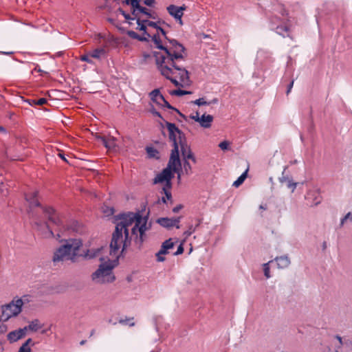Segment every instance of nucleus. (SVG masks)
Returning <instances> with one entry per match:
<instances>
[{
    "label": "nucleus",
    "mask_w": 352,
    "mask_h": 352,
    "mask_svg": "<svg viewBox=\"0 0 352 352\" xmlns=\"http://www.w3.org/2000/svg\"><path fill=\"white\" fill-rule=\"evenodd\" d=\"M58 155L63 160L67 161L65 156L63 154L59 153Z\"/></svg>",
    "instance_id": "55"
},
{
    "label": "nucleus",
    "mask_w": 352,
    "mask_h": 352,
    "mask_svg": "<svg viewBox=\"0 0 352 352\" xmlns=\"http://www.w3.org/2000/svg\"><path fill=\"white\" fill-rule=\"evenodd\" d=\"M180 217L177 218H167L163 217L157 219V223L162 227L170 228L176 227L179 228Z\"/></svg>",
    "instance_id": "13"
},
{
    "label": "nucleus",
    "mask_w": 352,
    "mask_h": 352,
    "mask_svg": "<svg viewBox=\"0 0 352 352\" xmlns=\"http://www.w3.org/2000/svg\"><path fill=\"white\" fill-rule=\"evenodd\" d=\"M151 151H153L152 148H147V151H148V153H150Z\"/></svg>",
    "instance_id": "59"
},
{
    "label": "nucleus",
    "mask_w": 352,
    "mask_h": 352,
    "mask_svg": "<svg viewBox=\"0 0 352 352\" xmlns=\"http://www.w3.org/2000/svg\"><path fill=\"white\" fill-rule=\"evenodd\" d=\"M170 94L172 96H182L190 94H191V92L189 91H185V90H182V89H175V90L171 91L170 92Z\"/></svg>",
    "instance_id": "26"
},
{
    "label": "nucleus",
    "mask_w": 352,
    "mask_h": 352,
    "mask_svg": "<svg viewBox=\"0 0 352 352\" xmlns=\"http://www.w3.org/2000/svg\"><path fill=\"white\" fill-rule=\"evenodd\" d=\"M0 131L5 132L6 130L3 126H0Z\"/></svg>",
    "instance_id": "56"
},
{
    "label": "nucleus",
    "mask_w": 352,
    "mask_h": 352,
    "mask_svg": "<svg viewBox=\"0 0 352 352\" xmlns=\"http://www.w3.org/2000/svg\"><path fill=\"white\" fill-rule=\"evenodd\" d=\"M184 170L187 175H190L192 173V166L187 160L184 161Z\"/></svg>",
    "instance_id": "27"
},
{
    "label": "nucleus",
    "mask_w": 352,
    "mask_h": 352,
    "mask_svg": "<svg viewBox=\"0 0 352 352\" xmlns=\"http://www.w3.org/2000/svg\"><path fill=\"white\" fill-rule=\"evenodd\" d=\"M103 250V248H98L95 250H88L87 254H85V256L89 258H95V257H97L99 256L100 252H102Z\"/></svg>",
    "instance_id": "25"
},
{
    "label": "nucleus",
    "mask_w": 352,
    "mask_h": 352,
    "mask_svg": "<svg viewBox=\"0 0 352 352\" xmlns=\"http://www.w3.org/2000/svg\"><path fill=\"white\" fill-rule=\"evenodd\" d=\"M94 333H95V330H94V329H93V330L91 331V336H93V335L94 334Z\"/></svg>",
    "instance_id": "58"
},
{
    "label": "nucleus",
    "mask_w": 352,
    "mask_h": 352,
    "mask_svg": "<svg viewBox=\"0 0 352 352\" xmlns=\"http://www.w3.org/2000/svg\"><path fill=\"white\" fill-rule=\"evenodd\" d=\"M82 245V242L79 239L65 240V243L54 251L52 261L54 263H62L66 261L75 262Z\"/></svg>",
    "instance_id": "3"
},
{
    "label": "nucleus",
    "mask_w": 352,
    "mask_h": 352,
    "mask_svg": "<svg viewBox=\"0 0 352 352\" xmlns=\"http://www.w3.org/2000/svg\"><path fill=\"white\" fill-rule=\"evenodd\" d=\"M168 133L169 139L173 142L174 148H179V145L186 142L184 134L176 126L175 124L168 122H166Z\"/></svg>",
    "instance_id": "8"
},
{
    "label": "nucleus",
    "mask_w": 352,
    "mask_h": 352,
    "mask_svg": "<svg viewBox=\"0 0 352 352\" xmlns=\"http://www.w3.org/2000/svg\"><path fill=\"white\" fill-rule=\"evenodd\" d=\"M219 102L217 98H214L212 100L206 101L205 98H200L199 99L195 100L192 102L198 106H202V105H210L213 104H217Z\"/></svg>",
    "instance_id": "21"
},
{
    "label": "nucleus",
    "mask_w": 352,
    "mask_h": 352,
    "mask_svg": "<svg viewBox=\"0 0 352 352\" xmlns=\"http://www.w3.org/2000/svg\"><path fill=\"white\" fill-rule=\"evenodd\" d=\"M26 102H28L31 106H35L36 104L32 103V102H35L34 99H28L25 100Z\"/></svg>",
    "instance_id": "50"
},
{
    "label": "nucleus",
    "mask_w": 352,
    "mask_h": 352,
    "mask_svg": "<svg viewBox=\"0 0 352 352\" xmlns=\"http://www.w3.org/2000/svg\"><path fill=\"white\" fill-rule=\"evenodd\" d=\"M181 168V162L179 156V149L175 146L171 151L170 157L166 168L173 172H177Z\"/></svg>",
    "instance_id": "11"
},
{
    "label": "nucleus",
    "mask_w": 352,
    "mask_h": 352,
    "mask_svg": "<svg viewBox=\"0 0 352 352\" xmlns=\"http://www.w3.org/2000/svg\"><path fill=\"white\" fill-rule=\"evenodd\" d=\"M31 349L29 346H27V344H23V345L20 347L19 352H30Z\"/></svg>",
    "instance_id": "40"
},
{
    "label": "nucleus",
    "mask_w": 352,
    "mask_h": 352,
    "mask_svg": "<svg viewBox=\"0 0 352 352\" xmlns=\"http://www.w3.org/2000/svg\"><path fill=\"white\" fill-rule=\"evenodd\" d=\"M200 118H201V116H199V113L198 112H196L195 115H193V116H190L191 119L194 120L195 121H196V122H197L199 123L200 122Z\"/></svg>",
    "instance_id": "44"
},
{
    "label": "nucleus",
    "mask_w": 352,
    "mask_h": 352,
    "mask_svg": "<svg viewBox=\"0 0 352 352\" xmlns=\"http://www.w3.org/2000/svg\"><path fill=\"white\" fill-rule=\"evenodd\" d=\"M184 252V248L182 244H180L177 248V250L174 253L175 255H179L182 254Z\"/></svg>",
    "instance_id": "45"
},
{
    "label": "nucleus",
    "mask_w": 352,
    "mask_h": 352,
    "mask_svg": "<svg viewBox=\"0 0 352 352\" xmlns=\"http://www.w3.org/2000/svg\"><path fill=\"white\" fill-rule=\"evenodd\" d=\"M35 226L38 230H39L42 237L43 238H50L54 236V233L52 230L50 228L49 226L47 223H40L38 222H35Z\"/></svg>",
    "instance_id": "15"
},
{
    "label": "nucleus",
    "mask_w": 352,
    "mask_h": 352,
    "mask_svg": "<svg viewBox=\"0 0 352 352\" xmlns=\"http://www.w3.org/2000/svg\"><path fill=\"white\" fill-rule=\"evenodd\" d=\"M347 219H350L351 221H352V213L351 212H348L342 219H341V221H340V225L341 226H343L344 222L347 220Z\"/></svg>",
    "instance_id": "37"
},
{
    "label": "nucleus",
    "mask_w": 352,
    "mask_h": 352,
    "mask_svg": "<svg viewBox=\"0 0 352 352\" xmlns=\"http://www.w3.org/2000/svg\"><path fill=\"white\" fill-rule=\"evenodd\" d=\"M85 340H82V341L80 342V344L81 345H82V344H85Z\"/></svg>",
    "instance_id": "60"
},
{
    "label": "nucleus",
    "mask_w": 352,
    "mask_h": 352,
    "mask_svg": "<svg viewBox=\"0 0 352 352\" xmlns=\"http://www.w3.org/2000/svg\"><path fill=\"white\" fill-rule=\"evenodd\" d=\"M279 12L282 16V19H280L276 16L271 19V29L274 30L277 34L283 37L289 36V28L284 23V20L285 19V16L287 14L282 5L279 6Z\"/></svg>",
    "instance_id": "7"
},
{
    "label": "nucleus",
    "mask_w": 352,
    "mask_h": 352,
    "mask_svg": "<svg viewBox=\"0 0 352 352\" xmlns=\"http://www.w3.org/2000/svg\"><path fill=\"white\" fill-rule=\"evenodd\" d=\"M22 306L23 300L21 299L13 300L10 303L1 306V319L7 321L12 317L18 316L22 310Z\"/></svg>",
    "instance_id": "6"
},
{
    "label": "nucleus",
    "mask_w": 352,
    "mask_h": 352,
    "mask_svg": "<svg viewBox=\"0 0 352 352\" xmlns=\"http://www.w3.org/2000/svg\"><path fill=\"white\" fill-rule=\"evenodd\" d=\"M228 146H229V143L227 141H223V142H220V144H219V146L222 150L228 149Z\"/></svg>",
    "instance_id": "42"
},
{
    "label": "nucleus",
    "mask_w": 352,
    "mask_h": 352,
    "mask_svg": "<svg viewBox=\"0 0 352 352\" xmlns=\"http://www.w3.org/2000/svg\"><path fill=\"white\" fill-rule=\"evenodd\" d=\"M26 330L27 327H25L23 329H19L17 330L10 332L7 336L8 340L10 342H16L17 340L25 336Z\"/></svg>",
    "instance_id": "18"
},
{
    "label": "nucleus",
    "mask_w": 352,
    "mask_h": 352,
    "mask_svg": "<svg viewBox=\"0 0 352 352\" xmlns=\"http://www.w3.org/2000/svg\"><path fill=\"white\" fill-rule=\"evenodd\" d=\"M272 261H269L268 263L263 264V271H264V275L267 278H270L271 277L270 275V263H272Z\"/></svg>",
    "instance_id": "29"
},
{
    "label": "nucleus",
    "mask_w": 352,
    "mask_h": 352,
    "mask_svg": "<svg viewBox=\"0 0 352 352\" xmlns=\"http://www.w3.org/2000/svg\"><path fill=\"white\" fill-rule=\"evenodd\" d=\"M120 12H121V14L123 15V16L124 17V19L127 21V22L129 23V24H131V21H134V20H136V18L134 15H133V16L131 17L130 16L129 14L125 12L124 10H120Z\"/></svg>",
    "instance_id": "30"
},
{
    "label": "nucleus",
    "mask_w": 352,
    "mask_h": 352,
    "mask_svg": "<svg viewBox=\"0 0 352 352\" xmlns=\"http://www.w3.org/2000/svg\"><path fill=\"white\" fill-rule=\"evenodd\" d=\"M151 112H152V113H153L154 116H157V117H159V118H162V116H161L160 113V112H158V111H155V109L152 110V111H151Z\"/></svg>",
    "instance_id": "49"
},
{
    "label": "nucleus",
    "mask_w": 352,
    "mask_h": 352,
    "mask_svg": "<svg viewBox=\"0 0 352 352\" xmlns=\"http://www.w3.org/2000/svg\"><path fill=\"white\" fill-rule=\"evenodd\" d=\"M47 102V100L45 98H41L38 100H35V102H32V103L36 104V105H43Z\"/></svg>",
    "instance_id": "39"
},
{
    "label": "nucleus",
    "mask_w": 352,
    "mask_h": 352,
    "mask_svg": "<svg viewBox=\"0 0 352 352\" xmlns=\"http://www.w3.org/2000/svg\"><path fill=\"white\" fill-rule=\"evenodd\" d=\"M150 98H151V100L156 103L157 105L159 106H161V107H167L168 109H173L178 113H179V110L177 109L176 108L172 107L166 100L165 98H164V96H162V94L160 93V90L156 89H154L153 90L151 93H150Z\"/></svg>",
    "instance_id": "9"
},
{
    "label": "nucleus",
    "mask_w": 352,
    "mask_h": 352,
    "mask_svg": "<svg viewBox=\"0 0 352 352\" xmlns=\"http://www.w3.org/2000/svg\"><path fill=\"white\" fill-rule=\"evenodd\" d=\"M133 15L136 18V29L151 38L156 47L162 50L154 53L160 74L176 87L189 85V72L184 65L187 56L184 46L175 39H168L162 28L155 22L148 21L150 18L155 19L148 9Z\"/></svg>",
    "instance_id": "1"
},
{
    "label": "nucleus",
    "mask_w": 352,
    "mask_h": 352,
    "mask_svg": "<svg viewBox=\"0 0 352 352\" xmlns=\"http://www.w3.org/2000/svg\"><path fill=\"white\" fill-rule=\"evenodd\" d=\"M4 321L1 319L0 316V334H4L8 331V327L6 324L3 322Z\"/></svg>",
    "instance_id": "34"
},
{
    "label": "nucleus",
    "mask_w": 352,
    "mask_h": 352,
    "mask_svg": "<svg viewBox=\"0 0 352 352\" xmlns=\"http://www.w3.org/2000/svg\"><path fill=\"white\" fill-rule=\"evenodd\" d=\"M336 338L338 340V341H339L340 344H342V338H341L340 336H336Z\"/></svg>",
    "instance_id": "53"
},
{
    "label": "nucleus",
    "mask_w": 352,
    "mask_h": 352,
    "mask_svg": "<svg viewBox=\"0 0 352 352\" xmlns=\"http://www.w3.org/2000/svg\"><path fill=\"white\" fill-rule=\"evenodd\" d=\"M99 259L102 261H103V258L102 257H100Z\"/></svg>",
    "instance_id": "62"
},
{
    "label": "nucleus",
    "mask_w": 352,
    "mask_h": 352,
    "mask_svg": "<svg viewBox=\"0 0 352 352\" xmlns=\"http://www.w3.org/2000/svg\"><path fill=\"white\" fill-rule=\"evenodd\" d=\"M248 169L246 170H245L239 177L238 179L234 182L233 183V186L234 187H239L240 185H241L244 180L245 179V178L247 177V175H248Z\"/></svg>",
    "instance_id": "24"
},
{
    "label": "nucleus",
    "mask_w": 352,
    "mask_h": 352,
    "mask_svg": "<svg viewBox=\"0 0 352 352\" xmlns=\"http://www.w3.org/2000/svg\"><path fill=\"white\" fill-rule=\"evenodd\" d=\"M180 169L176 172L177 173V179L179 181L181 179V173Z\"/></svg>",
    "instance_id": "52"
},
{
    "label": "nucleus",
    "mask_w": 352,
    "mask_h": 352,
    "mask_svg": "<svg viewBox=\"0 0 352 352\" xmlns=\"http://www.w3.org/2000/svg\"><path fill=\"white\" fill-rule=\"evenodd\" d=\"M186 9V7L183 5L182 6H177L175 5H170L167 7L166 10L168 14L173 16L180 25H183L182 16L184 15V11Z\"/></svg>",
    "instance_id": "12"
},
{
    "label": "nucleus",
    "mask_w": 352,
    "mask_h": 352,
    "mask_svg": "<svg viewBox=\"0 0 352 352\" xmlns=\"http://www.w3.org/2000/svg\"><path fill=\"white\" fill-rule=\"evenodd\" d=\"M260 208L262 210H266L267 208L265 206H263V205H261Z\"/></svg>",
    "instance_id": "57"
},
{
    "label": "nucleus",
    "mask_w": 352,
    "mask_h": 352,
    "mask_svg": "<svg viewBox=\"0 0 352 352\" xmlns=\"http://www.w3.org/2000/svg\"><path fill=\"white\" fill-rule=\"evenodd\" d=\"M287 168V166H285L284 168V170H283V175H282L281 177L279 178V181H280V183H285V182L287 183L288 179H290L288 177L284 175V173H285V172Z\"/></svg>",
    "instance_id": "38"
},
{
    "label": "nucleus",
    "mask_w": 352,
    "mask_h": 352,
    "mask_svg": "<svg viewBox=\"0 0 352 352\" xmlns=\"http://www.w3.org/2000/svg\"><path fill=\"white\" fill-rule=\"evenodd\" d=\"M128 35L133 38H137L140 41H143V40H146L147 38L146 37H144V38H142L140 37L136 32H135L134 31H129L128 32Z\"/></svg>",
    "instance_id": "33"
},
{
    "label": "nucleus",
    "mask_w": 352,
    "mask_h": 352,
    "mask_svg": "<svg viewBox=\"0 0 352 352\" xmlns=\"http://www.w3.org/2000/svg\"><path fill=\"white\" fill-rule=\"evenodd\" d=\"M38 192L37 190H31L25 195V200L29 204L30 208L34 207H40L47 217L48 220L53 224L57 226L63 225L62 218L56 212V211L52 207H41L38 199Z\"/></svg>",
    "instance_id": "5"
},
{
    "label": "nucleus",
    "mask_w": 352,
    "mask_h": 352,
    "mask_svg": "<svg viewBox=\"0 0 352 352\" xmlns=\"http://www.w3.org/2000/svg\"><path fill=\"white\" fill-rule=\"evenodd\" d=\"M163 246V248H164L166 250H169L170 249H173L175 243L172 241L171 239H169L168 240H166L162 245Z\"/></svg>",
    "instance_id": "28"
},
{
    "label": "nucleus",
    "mask_w": 352,
    "mask_h": 352,
    "mask_svg": "<svg viewBox=\"0 0 352 352\" xmlns=\"http://www.w3.org/2000/svg\"><path fill=\"white\" fill-rule=\"evenodd\" d=\"M120 221L116 224L110 243L111 255L118 257L120 250H123L130 245L131 239L128 228L134 223L131 229L132 235L135 236V242L141 245L145 240V232L150 229L148 217H142L139 212H129L120 216Z\"/></svg>",
    "instance_id": "2"
},
{
    "label": "nucleus",
    "mask_w": 352,
    "mask_h": 352,
    "mask_svg": "<svg viewBox=\"0 0 352 352\" xmlns=\"http://www.w3.org/2000/svg\"><path fill=\"white\" fill-rule=\"evenodd\" d=\"M275 261L277 263V266L280 269H284L287 267L290 264V260L287 256H281L276 257Z\"/></svg>",
    "instance_id": "20"
},
{
    "label": "nucleus",
    "mask_w": 352,
    "mask_h": 352,
    "mask_svg": "<svg viewBox=\"0 0 352 352\" xmlns=\"http://www.w3.org/2000/svg\"><path fill=\"white\" fill-rule=\"evenodd\" d=\"M212 121V116L203 114L200 118L199 124L204 128H210L211 126Z\"/></svg>",
    "instance_id": "19"
},
{
    "label": "nucleus",
    "mask_w": 352,
    "mask_h": 352,
    "mask_svg": "<svg viewBox=\"0 0 352 352\" xmlns=\"http://www.w3.org/2000/svg\"><path fill=\"white\" fill-rule=\"evenodd\" d=\"M32 342V339L29 338L26 340V342L24 344H27V346H28L29 343Z\"/></svg>",
    "instance_id": "54"
},
{
    "label": "nucleus",
    "mask_w": 352,
    "mask_h": 352,
    "mask_svg": "<svg viewBox=\"0 0 352 352\" xmlns=\"http://www.w3.org/2000/svg\"><path fill=\"white\" fill-rule=\"evenodd\" d=\"M170 189L171 188H168V186L163 187V191L164 192V194L167 199H170L172 197Z\"/></svg>",
    "instance_id": "35"
},
{
    "label": "nucleus",
    "mask_w": 352,
    "mask_h": 352,
    "mask_svg": "<svg viewBox=\"0 0 352 352\" xmlns=\"http://www.w3.org/2000/svg\"><path fill=\"white\" fill-rule=\"evenodd\" d=\"M182 208V205H178V206H175V207L173 209V212L177 213V212H179Z\"/></svg>",
    "instance_id": "48"
},
{
    "label": "nucleus",
    "mask_w": 352,
    "mask_h": 352,
    "mask_svg": "<svg viewBox=\"0 0 352 352\" xmlns=\"http://www.w3.org/2000/svg\"><path fill=\"white\" fill-rule=\"evenodd\" d=\"M195 231V228L190 226L188 230L184 232V235L186 237L190 236Z\"/></svg>",
    "instance_id": "41"
},
{
    "label": "nucleus",
    "mask_w": 352,
    "mask_h": 352,
    "mask_svg": "<svg viewBox=\"0 0 352 352\" xmlns=\"http://www.w3.org/2000/svg\"><path fill=\"white\" fill-rule=\"evenodd\" d=\"M179 147L184 160L188 161V160H191L194 163L197 162L194 154L191 151L190 147L188 146L186 142L181 144L179 145Z\"/></svg>",
    "instance_id": "16"
},
{
    "label": "nucleus",
    "mask_w": 352,
    "mask_h": 352,
    "mask_svg": "<svg viewBox=\"0 0 352 352\" xmlns=\"http://www.w3.org/2000/svg\"><path fill=\"white\" fill-rule=\"evenodd\" d=\"M120 323L128 324V322H125V321H124V320H120ZM129 324L130 326H133V325H134V322L129 323Z\"/></svg>",
    "instance_id": "51"
},
{
    "label": "nucleus",
    "mask_w": 352,
    "mask_h": 352,
    "mask_svg": "<svg viewBox=\"0 0 352 352\" xmlns=\"http://www.w3.org/2000/svg\"><path fill=\"white\" fill-rule=\"evenodd\" d=\"M29 296L28 295H24L22 296L21 298H20L21 300H23V304L24 302H28L30 300H29Z\"/></svg>",
    "instance_id": "47"
},
{
    "label": "nucleus",
    "mask_w": 352,
    "mask_h": 352,
    "mask_svg": "<svg viewBox=\"0 0 352 352\" xmlns=\"http://www.w3.org/2000/svg\"><path fill=\"white\" fill-rule=\"evenodd\" d=\"M91 58L100 59L105 54V50L102 48H97L89 52Z\"/></svg>",
    "instance_id": "22"
},
{
    "label": "nucleus",
    "mask_w": 352,
    "mask_h": 352,
    "mask_svg": "<svg viewBox=\"0 0 352 352\" xmlns=\"http://www.w3.org/2000/svg\"><path fill=\"white\" fill-rule=\"evenodd\" d=\"M91 57L90 56V54L88 53V54L82 55L80 57V60L81 61L87 62V63H88L89 64H94V61L91 59Z\"/></svg>",
    "instance_id": "32"
},
{
    "label": "nucleus",
    "mask_w": 352,
    "mask_h": 352,
    "mask_svg": "<svg viewBox=\"0 0 352 352\" xmlns=\"http://www.w3.org/2000/svg\"><path fill=\"white\" fill-rule=\"evenodd\" d=\"M174 177L173 173L168 168H164L157 174L153 180L154 184L164 183V186L172 187L171 179Z\"/></svg>",
    "instance_id": "10"
},
{
    "label": "nucleus",
    "mask_w": 352,
    "mask_h": 352,
    "mask_svg": "<svg viewBox=\"0 0 352 352\" xmlns=\"http://www.w3.org/2000/svg\"><path fill=\"white\" fill-rule=\"evenodd\" d=\"M168 251L165 250L164 248H163V246L162 245L161 246V248L160 250H159L158 252L156 253V257H157V261L158 262H163L165 261V257L164 256L165 254H168Z\"/></svg>",
    "instance_id": "23"
},
{
    "label": "nucleus",
    "mask_w": 352,
    "mask_h": 352,
    "mask_svg": "<svg viewBox=\"0 0 352 352\" xmlns=\"http://www.w3.org/2000/svg\"><path fill=\"white\" fill-rule=\"evenodd\" d=\"M124 3L131 6L132 14L144 12V10H146V8L140 6V1L139 0H125Z\"/></svg>",
    "instance_id": "17"
},
{
    "label": "nucleus",
    "mask_w": 352,
    "mask_h": 352,
    "mask_svg": "<svg viewBox=\"0 0 352 352\" xmlns=\"http://www.w3.org/2000/svg\"><path fill=\"white\" fill-rule=\"evenodd\" d=\"M121 252H122L120 250L118 257L110 254L112 259H115L113 261L108 259L107 261L102 262L100 265L98 269L91 275V279L94 282L102 284L111 283L115 280V276L112 270L114 268L116 263L117 262Z\"/></svg>",
    "instance_id": "4"
},
{
    "label": "nucleus",
    "mask_w": 352,
    "mask_h": 352,
    "mask_svg": "<svg viewBox=\"0 0 352 352\" xmlns=\"http://www.w3.org/2000/svg\"><path fill=\"white\" fill-rule=\"evenodd\" d=\"M97 140L100 141L102 144L109 150L114 149L116 146V138L111 135L108 136H100L98 135L96 137Z\"/></svg>",
    "instance_id": "14"
},
{
    "label": "nucleus",
    "mask_w": 352,
    "mask_h": 352,
    "mask_svg": "<svg viewBox=\"0 0 352 352\" xmlns=\"http://www.w3.org/2000/svg\"><path fill=\"white\" fill-rule=\"evenodd\" d=\"M162 201L166 203V199L164 197L162 198Z\"/></svg>",
    "instance_id": "61"
},
{
    "label": "nucleus",
    "mask_w": 352,
    "mask_h": 352,
    "mask_svg": "<svg viewBox=\"0 0 352 352\" xmlns=\"http://www.w3.org/2000/svg\"><path fill=\"white\" fill-rule=\"evenodd\" d=\"M297 184H298L296 182H294L292 179H288L287 187L291 188L292 192L296 189Z\"/></svg>",
    "instance_id": "36"
},
{
    "label": "nucleus",
    "mask_w": 352,
    "mask_h": 352,
    "mask_svg": "<svg viewBox=\"0 0 352 352\" xmlns=\"http://www.w3.org/2000/svg\"><path fill=\"white\" fill-rule=\"evenodd\" d=\"M39 327H40V326H39L38 320H35L30 323L28 328L32 331H36L39 329Z\"/></svg>",
    "instance_id": "31"
},
{
    "label": "nucleus",
    "mask_w": 352,
    "mask_h": 352,
    "mask_svg": "<svg viewBox=\"0 0 352 352\" xmlns=\"http://www.w3.org/2000/svg\"><path fill=\"white\" fill-rule=\"evenodd\" d=\"M293 85H294V80H292L289 85H288V87H287V94H289V92L291 91L292 87H293Z\"/></svg>",
    "instance_id": "46"
},
{
    "label": "nucleus",
    "mask_w": 352,
    "mask_h": 352,
    "mask_svg": "<svg viewBox=\"0 0 352 352\" xmlns=\"http://www.w3.org/2000/svg\"><path fill=\"white\" fill-rule=\"evenodd\" d=\"M144 3L149 7H153L155 4V0H144Z\"/></svg>",
    "instance_id": "43"
}]
</instances>
